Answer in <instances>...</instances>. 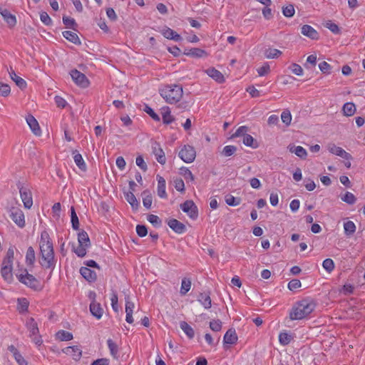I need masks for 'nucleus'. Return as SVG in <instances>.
Masks as SVG:
<instances>
[{
	"label": "nucleus",
	"instance_id": "13",
	"mask_svg": "<svg viewBox=\"0 0 365 365\" xmlns=\"http://www.w3.org/2000/svg\"><path fill=\"white\" fill-rule=\"evenodd\" d=\"M152 150L153 153L155 155L157 161L161 165H164L166 162V158L165 155V153L160 145L158 142H154L152 143Z\"/></svg>",
	"mask_w": 365,
	"mask_h": 365
},
{
	"label": "nucleus",
	"instance_id": "32",
	"mask_svg": "<svg viewBox=\"0 0 365 365\" xmlns=\"http://www.w3.org/2000/svg\"><path fill=\"white\" fill-rule=\"evenodd\" d=\"M73 160L76 165L78 167L79 169H81L83 171H85L86 170V165L83 159L82 155L80 153H78L77 150L73 151Z\"/></svg>",
	"mask_w": 365,
	"mask_h": 365
},
{
	"label": "nucleus",
	"instance_id": "42",
	"mask_svg": "<svg viewBox=\"0 0 365 365\" xmlns=\"http://www.w3.org/2000/svg\"><path fill=\"white\" fill-rule=\"evenodd\" d=\"M56 338L61 341H70V340L73 339L72 333L65 331V330L58 331L56 333Z\"/></svg>",
	"mask_w": 365,
	"mask_h": 365
},
{
	"label": "nucleus",
	"instance_id": "22",
	"mask_svg": "<svg viewBox=\"0 0 365 365\" xmlns=\"http://www.w3.org/2000/svg\"><path fill=\"white\" fill-rule=\"evenodd\" d=\"M237 336L235 330L232 328L229 329L224 336V338H223L224 344H234L237 342Z\"/></svg>",
	"mask_w": 365,
	"mask_h": 365
},
{
	"label": "nucleus",
	"instance_id": "48",
	"mask_svg": "<svg viewBox=\"0 0 365 365\" xmlns=\"http://www.w3.org/2000/svg\"><path fill=\"white\" fill-rule=\"evenodd\" d=\"M249 131V128L245 125H242L239 127L237 130L231 135V138H235L237 137H245V135H247V132Z\"/></svg>",
	"mask_w": 365,
	"mask_h": 365
},
{
	"label": "nucleus",
	"instance_id": "62",
	"mask_svg": "<svg viewBox=\"0 0 365 365\" xmlns=\"http://www.w3.org/2000/svg\"><path fill=\"white\" fill-rule=\"evenodd\" d=\"M40 19L46 26L51 25L52 20L46 11H41L40 13Z\"/></svg>",
	"mask_w": 365,
	"mask_h": 365
},
{
	"label": "nucleus",
	"instance_id": "18",
	"mask_svg": "<svg viewBox=\"0 0 365 365\" xmlns=\"http://www.w3.org/2000/svg\"><path fill=\"white\" fill-rule=\"evenodd\" d=\"M80 273L83 278L90 282H95L96 280V273L87 267H82L80 269Z\"/></svg>",
	"mask_w": 365,
	"mask_h": 365
},
{
	"label": "nucleus",
	"instance_id": "2",
	"mask_svg": "<svg viewBox=\"0 0 365 365\" xmlns=\"http://www.w3.org/2000/svg\"><path fill=\"white\" fill-rule=\"evenodd\" d=\"M316 304L311 299H304L298 302L292 309L289 317L292 320H299L307 317L315 309Z\"/></svg>",
	"mask_w": 365,
	"mask_h": 365
},
{
	"label": "nucleus",
	"instance_id": "36",
	"mask_svg": "<svg viewBox=\"0 0 365 365\" xmlns=\"http://www.w3.org/2000/svg\"><path fill=\"white\" fill-rule=\"evenodd\" d=\"M125 199L133 209H138L139 202L132 191L125 193Z\"/></svg>",
	"mask_w": 365,
	"mask_h": 365
},
{
	"label": "nucleus",
	"instance_id": "61",
	"mask_svg": "<svg viewBox=\"0 0 365 365\" xmlns=\"http://www.w3.org/2000/svg\"><path fill=\"white\" fill-rule=\"evenodd\" d=\"M210 328L214 331H220L222 329V322L220 320H212L210 322Z\"/></svg>",
	"mask_w": 365,
	"mask_h": 365
},
{
	"label": "nucleus",
	"instance_id": "39",
	"mask_svg": "<svg viewBox=\"0 0 365 365\" xmlns=\"http://www.w3.org/2000/svg\"><path fill=\"white\" fill-rule=\"evenodd\" d=\"M344 233L346 236L352 235L356 231V225L352 221H347L344 223Z\"/></svg>",
	"mask_w": 365,
	"mask_h": 365
},
{
	"label": "nucleus",
	"instance_id": "34",
	"mask_svg": "<svg viewBox=\"0 0 365 365\" xmlns=\"http://www.w3.org/2000/svg\"><path fill=\"white\" fill-rule=\"evenodd\" d=\"M180 327L190 339L194 337L195 331L186 322H180Z\"/></svg>",
	"mask_w": 365,
	"mask_h": 365
},
{
	"label": "nucleus",
	"instance_id": "45",
	"mask_svg": "<svg viewBox=\"0 0 365 365\" xmlns=\"http://www.w3.org/2000/svg\"><path fill=\"white\" fill-rule=\"evenodd\" d=\"M63 23L66 28L71 29L73 30H76L78 26L74 19L66 16H63Z\"/></svg>",
	"mask_w": 365,
	"mask_h": 365
},
{
	"label": "nucleus",
	"instance_id": "26",
	"mask_svg": "<svg viewBox=\"0 0 365 365\" xmlns=\"http://www.w3.org/2000/svg\"><path fill=\"white\" fill-rule=\"evenodd\" d=\"M171 111L169 107L164 106L162 108V118L164 124L168 125L175 120V118L170 114Z\"/></svg>",
	"mask_w": 365,
	"mask_h": 365
},
{
	"label": "nucleus",
	"instance_id": "28",
	"mask_svg": "<svg viewBox=\"0 0 365 365\" xmlns=\"http://www.w3.org/2000/svg\"><path fill=\"white\" fill-rule=\"evenodd\" d=\"M1 16L7 23L9 28H13L16 26V18L14 15L11 14L9 10L3 11Z\"/></svg>",
	"mask_w": 365,
	"mask_h": 365
},
{
	"label": "nucleus",
	"instance_id": "52",
	"mask_svg": "<svg viewBox=\"0 0 365 365\" xmlns=\"http://www.w3.org/2000/svg\"><path fill=\"white\" fill-rule=\"evenodd\" d=\"M147 220L149 222H150L153 226L158 227L161 225L162 221L159 218L158 216L150 214L147 217Z\"/></svg>",
	"mask_w": 365,
	"mask_h": 365
},
{
	"label": "nucleus",
	"instance_id": "30",
	"mask_svg": "<svg viewBox=\"0 0 365 365\" xmlns=\"http://www.w3.org/2000/svg\"><path fill=\"white\" fill-rule=\"evenodd\" d=\"M63 36L68 41L72 42L76 45H80L81 43V40L76 33L70 31H65L63 32Z\"/></svg>",
	"mask_w": 365,
	"mask_h": 365
},
{
	"label": "nucleus",
	"instance_id": "47",
	"mask_svg": "<svg viewBox=\"0 0 365 365\" xmlns=\"http://www.w3.org/2000/svg\"><path fill=\"white\" fill-rule=\"evenodd\" d=\"M237 147L235 145H226L220 152L221 155L224 157H230L235 154L237 151Z\"/></svg>",
	"mask_w": 365,
	"mask_h": 365
},
{
	"label": "nucleus",
	"instance_id": "6",
	"mask_svg": "<svg viewBox=\"0 0 365 365\" xmlns=\"http://www.w3.org/2000/svg\"><path fill=\"white\" fill-rule=\"evenodd\" d=\"M17 187L19 190L20 196L25 208L30 209L33 205V198L31 190L24 186L21 182L17 183Z\"/></svg>",
	"mask_w": 365,
	"mask_h": 365
},
{
	"label": "nucleus",
	"instance_id": "14",
	"mask_svg": "<svg viewBox=\"0 0 365 365\" xmlns=\"http://www.w3.org/2000/svg\"><path fill=\"white\" fill-rule=\"evenodd\" d=\"M26 120L34 134L37 136L41 135V130L36 119L32 115L29 114L26 116Z\"/></svg>",
	"mask_w": 365,
	"mask_h": 365
},
{
	"label": "nucleus",
	"instance_id": "64",
	"mask_svg": "<svg viewBox=\"0 0 365 365\" xmlns=\"http://www.w3.org/2000/svg\"><path fill=\"white\" fill-rule=\"evenodd\" d=\"M136 232L140 237H143L148 234V229L145 225H138L136 226Z\"/></svg>",
	"mask_w": 365,
	"mask_h": 365
},
{
	"label": "nucleus",
	"instance_id": "21",
	"mask_svg": "<svg viewBox=\"0 0 365 365\" xmlns=\"http://www.w3.org/2000/svg\"><path fill=\"white\" fill-rule=\"evenodd\" d=\"M197 301L204 307L205 309H208L212 306V300L210 293L202 292L197 296Z\"/></svg>",
	"mask_w": 365,
	"mask_h": 365
},
{
	"label": "nucleus",
	"instance_id": "59",
	"mask_svg": "<svg viewBox=\"0 0 365 365\" xmlns=\"http://www.w3.org/2000/svg\"><path fill=\"white\" fill-rule=\"evenodd\" d=\"M144 111L148 113L154 120L159 122L160 118L159 115L148 106L145 105Z\"/></svg>",
	"mask_w": 365,
	"mask_h": 365
},
{
	"label": "nucleus",
	"instance_id": "58",
	"mask_svg": "<svg viewBox=\"0 0 365 365\" xmlns=\"http://www.w3.org/2000/svg\"><path fill=\"white\" fill-rule=\"evenodd\" d=\"M325 26L335 34H338L340 33V29L338 26V25L333 23L331 21H328L327 22H326Z\"/></svg>",
	"mask_w": 365,
	"mask_h": 365
},
{
	"label": "nucleus",
	"instance_id": "35",
	"mask_svg": "<svg viewBox=\"0 0 365 365\" xmlns=\"http://www.w3.org/2000/svg\"><path fill=\"white\" fill-rule=\"evenodd\" d=\"M143 204L145 207L150 209L152 205L153 198L149 190H145L142 192Z\"/></svg>",
	"mask_w": 365,
	"mask_h": 365
},
{
	"label": "nucleus",
	"instance_id": "19",
	"mask_svg": "<svg viewBox=\"0 0 365 365\" xmlns=\"http://www.w3.org/2000/svg\"><path fill=\"white\" fill-rule=\"evenodd\" d=\"M205 73L217 83H222L225 81V77L222 73L215 68H209L205 70Z\"/></svg>",
	"mask_w": 365,
	"mask_h": 365
},
{
	"label": "nucleus",
	"instance_id": "43",
	"mask_svg": "<svg viewBox=\"0 0 365 365\" xmlns=\"http://www.w3.org/2000/svg\"><path fill=\"white\" fill-rule=\"evenodd\" d=\"M17 309L20 313H24L28 311L29 302L26 298H19Z\"/></svg>",
	"mask_w": 365,
	"mask_h": 365
},
{
	"label": "nucleus",
	"instance_id": "55",
	"mask_svg": "<svg viewBox=\"0 0 365 365\" xmlns=\"http://www.w3.org/2000/svg\"><path fill=\"white\" fill-rule=\"evenodd\" d=\"M180 174L184 177L186 180L193 181L195 178L192 172L187 168H181Z\"/></svg>",
	"mask_w": 365,
	"mask_h": 365
},
{
	"label": "nucleus",
	"instance_id": "31",
	"mask_svg": "<svg viewBox=\"0 0 365 365\" xmlns=\"http://www.w3.org/2000/svg\"><path fill=\"white\" fill-rule=\"evenodd\" d=\"M185 55L194 57V58H201L207 56V52L199 48H192L189 49V52H185Z\"/></svg>",
	"mask_w": 365,
	"mask_h": 365
},
{
	"label": "nucleus",
	"instance_id": "5",
	"mask_svg": "<svg viewBox=\"0 0 365 365\" xmlns=\"http://www.w3.org/2000/svg\"><path fill=\"white\" fill-rule=\"evenodd\" d=\"M24 274L22 273L16 275L19 281L35 291L41 290L43 287L40 281L29 274L26 269L24 270Z\"/></svg>",
	"mask_w": 365,
	"mask_h": 365
},
{
	"label": "nucleus",
	"instance_id": "3",
	"mask_svg": "<svg viewBox=\"0 0 365 365\" xmlns=\"http://www.w3.org/2000/svg\"><path fill=\"white\" fill-rule=\"evenodd\" d=\"M159 93L168 103L173 104L180 101L183 90L179 84L165 85L159 89Z\"/></svg>",
	"mask_w": 365,
	"mask_h": 365
},
{
	"label": "nucleus",
	"instance_id": "17",
	"mask_svg": "<svg viewBox=\"0 0 365 365\" xmlns=\"http://www.w3.org/2000/svg\"><path fill=\"white\" fill-rule=\"evenodd\" d=\"M90 312L91 314L98 319H101L103 314V309L101 304L96 302L95 300H93L90 304Z\"/></svg>",
	"mask_w": 365,
	"mask_h": 365
},
{
	"label": "nucleus",
	"instance_id": "20",
	"mask_svg": "<svg viewBox=\"0 0 365 365\" xmlns=\"http://www.w3.org/2000/svg\"><path fill=\"white\" fill-rule=\"evenodd\" d=\"M158 180V195L160 198H167L168 195L165 191V180L160 175H158L157 177Z\"/></svg>",
	"mask_w": 365,
	"mask_h": 365
},
{
	"label": "nucleus",
	"instance_id": "37",
	"mask_svg": "<svg viewBox=\"0 0 365 365\" xmlns=\"http://www.w3.org/2000/svg\"><path fill=\"white\" fill-rule=\"evenodd\" d=\"M243 143L245 145L251 147L252 148H257L259 146V144L252 135L247 134V135H245L243 138Z\"/></svg>",
	"mask_w": 365,
	"mask_h": 365
},
{
	"label": "nucleus",
	"instance_id": "1",
	"mask_svg": "<svg viewBox=\"0 0 365 365\" xmlns=\"http://www.w3.org/2000/svg\"><path fill=\"white\" fill-rule=\"evenodd\" d=\"M39 248V264L43 268L50 269L51 271H53L56 267L57 259L55 257L52 240L48 232L46 230H43L41 233ZM51 274V273H50V275Z\"/></svg>",
	"mask_w": 365,
	"mask_h": 365
},
{
	"label": "nucleus",
	"instance_id": "44",
	"mask_svg": "<svg viewBox=\"0 0 365 365\" xmlns=\"http://www.w3.org/2000/svg\"><path fill=\"white\" fill-rule=\"evenodd\" d=\"M341 200L349 205H354L356 201V197L353 193L347 191L344 195L341 196Z\"/></svg>",
	"mask_w": 365,
	"mask_h": 365
},
{
	"label": "nucleus",
	"instance_id": "15",
	"mask_svg": "<svg viewBox=\"0 0 365 365\" xmlns=\"http://www.w3.org/2000/svg\"><path fill=\"white\" fill-rule=\"evenodd\" d=\"M168 226L176 233L182 234L186 231L185 225L176 219H170L168 222Z\"/></svg>",
	"mask_w": 365,
	"mask_h": 365
},
{
	"label": "nucleus",
	"instance_id": "29",
	"mask_svg": "<svg viewBox=\"0 0 365 365\" xmlns=\"http://www.w3.org/2000/svg\"><path fill=\"white\" fill-rule=\"evenodd\" d=\"M289 150L291 153H294L297 156L301 159H305L307 156V150L302 146H289Z\"/></svg>",
	"mask_w": 365,
	"mask_h": 365
},
{
	"label": "nucleus",
	"instance_id": "27",
	"mask_svg": "<svg viewBox=\"0 0 365 365\" xmlns=\"http://www.w3.org/2000/svg\"><path fill=\"white\" fill-rule=\"evenodd\" d=\"M11 70L9 72L10 77L16 83V86L21 90L26 88L27 84L25 80L18 76L12 68Z\"/></svg>",
	"mask_w": 365,
	"mask_h": 365
},
{
	"label": "nucleus",
	"instance_id": "57",
	"mask_svg": "<svg viewBox=\"0 0 365 365\" xmlns=\"http://www.w3.org/2000/svg\"><path fill=\"white\" fill-rule=\"evenodd\" d=\"M289 69L292 71V72L297 75V76H302L303 74V69L299 64L296 63H293L289 66Z\"/></svg>",
	"mask_w": 365,
	"mask_h": 365
},
{
	"label": "nucleus",
	"instance_id": "8",
	"mask_svg": "<svg viewBox=\"0 0 365 365\" xmlns=\"http://www.w3.org/2000/svg\"><path fill=\"white\" fill-rule=\"evenodd\" d=\"M180 158L186 163H192L196 157V151L194 147L185 145L178 153Z\"/></svg>",
	"mask_w": 365,
	"mask_h": 365
},
{
	"label": "nucleus",
	"instance_id": "53",
	"mask_svg": "<svg viewBox=\"0 0 365 365\" xmlns=\"http://www.w3.org/2000/svg\"><path fill=\"white\" fill-rule=\"evenodd\" d=\"M292 340V336L285 332H281L279 335V341L282 345H287Z\"/></svg>",
	"mask_w": 365,
	"mask_h": 365
},
{
	"label": "nucleus",
	"instance_id": "9",
	"mask_svg": "<svg viewBox=\"0 0 365 365\" xmlns=\"http://www.w3.org/2000/svg\"><path fill=\"white\" fill-rule=\"evenodd\" d=\"M180 208L184 212H186L191 219L196 220L197 218V207L192 200H186L180 205Z\"/></svg>",
	"mask_w": 365,
	"mask_h": 365
},
{
	"label": "nucleus",
	"instance_id": "12",
	"mask_svg": "<svg viewBox=\"0 0 365 365\" xmlns=\"http://www.w3.org/2000/svg\"><path fill=\"white\" fill-rule=\"evenodd\" d=\"M327 149L331 153L338 155L344 159L347 160L352 159L351 154L346 152L343 148L336 146L335 144H329L327 145Z\"/></svg>",
	"mask_w": 365,
	"mask_h": 365
},
{
	"label": "nucleus",
	"instance_id": "51",
	"mask_svg": "<svg viewBox=\"0 0 365 365\" xmlns=\"http://www.w3.org/2000/svg\"><path fill=\"white\" fill-rule=\"evenodd\" d=\"M240 198L235 197L231 195H228L225 196V202L230 206H237L240 203Z\"/></svg>",
	"mask_w": 365,
	"mask_h": 365
},
{
	"label": "nucleus",
	"instance_id": "50",
	"mask_svg": "<svg viewBox=\"0 0 365 365\" xmlns=\"http://www.w3.org/2000/svg\"><path fill=\"white\" fill-rule=\"evenodd\" d=\"M282 121L287 125H289L292 121V115L289 110H284L281 114Z\"/></svg>",
	"mask_w": 365,
	"mask_h": 365
},
{
	"label": "nucleus",
	"instance_id": "38",
	"mask_svg": "<svg viewBox=\"0 0 365 365\" xmlns=\"http://www.w3.org/2000/svg\"><path fill=\"white\" fill-rule=\"evenodd\" d=\"M14 247H10L6 252V255L5 257L3 259L2 263L4 264H11L13 265V261H14Z\"/></svg>",
	"mask_w": 365,
	"mask_h": 365
},
{
	"label": "nucleus",
	"instance_id": "25",
	"mask_svg": "<svg viewBox=\"0 0 365 365\" xmlns=\"http://www.w3.org/2000/svg\"><path fill=\"white\" fill-rule=\"evenodd\" d=\"M63 352L66 354L72 355L75 359H79L82 355V351L78 346L66 347Z\"/></svg>",
	"mask_w": 365,
	"mask_h": 365
},
{
	"label": "nucleus",
	"instance_id": "49",
	"mask_svg": "<svg viewBox=\"0 0 365 365\" xmlns=\"http://www.w3.org/2000/svg\"><path fill=\"white\" fill-rule=\"evenodd\" d=\"M191 288V281L189 279L184 278L182 280L181 288H180V294L182 295H185L187 292Z\"/></svg>",
	"mask_w": 365,
	"mask_h": 365
},
{
	"label": "nucleus",
	"instance_id": "56",
	"mask_svg": "<svg viewBox=\"0 0 365 365\" xmlns=\"http://www.w3.org/2000/svg\"><path fill=\"white\" fill-rule=\"evenodd\" d=\"M282 13L286 17H292L294 14V8L293 4H289L282 8Z\"/></svg>",
	"mask_w": 365,
	"mask_h": 365
},
{
	"label": "nucleus",
	"instance_id": "46",
	"mask_svg": "<svg viewBox=\"0 0 365 365\" xmlns=\"http://www.w3.org/2000/svg\"><path fill=\"white\" fill-rule=\"evenodd\" d=\"M107 344L111 356H113L114 358H117L118 353V345L111 339H108L107 340Z\"/></svg>",
	"mask_w": 365,
	"mask_h": 365
},
{
	"label": "nucleus",
	"instance_id": "23",
	"mask_svg": "<svg viewBox=\"0 0 365 365\" xmlns=\"http://www.w3.org/2000/svg\"><path fill=\"white\" fill-rule=\"evenodd\" d=\"M163 36L168 39L174 40L175 41H180L182 39L180 35L177 34L174 30L165 27L161 31Z\"/></svg>",
	"mask_w": 365,
	"mask_h": 365
},
{
	"label": "nucleus",
	"instance_id": "63",
	"mask_svg": "<svg viewBox=\"0 0 365 365\" xmlns=\"http://www.w3.org/2000/svg\"><path fill=\"white\" fill-rule=\"evenodd\" d=\"M11 92L10 86L8 84L0 83V95L6 97Z\"/></svg>",
	"mask_w": 365,
	"mask_h": 365
},
{
	"label": "nucleus",
	"instance_id": "10",
	"mask_svg": "<svg viewBox=\"0 0 365 365\" xmlns=\"http://www.w3.org/2000/svg\"><path fill=\"white\" fill-rule=\"evenodd\" d=\"M71 76L73 81L82 88H87L89 85V81L85 74L76 69L71 70Z\"/></svg>",
	"mask_w": 365,
	"mask_h": 365
},
{
	"label": "nucleus",
	"instance_id": "11",
	"mask_svg": "<svg viewBox=\"0 0 365 365\" xmlns=\"http://www.w3.org/2000/svg\"><path fill=\"white\" fill-rule=\"evenodd\" d=\"M10 217L19 227L25 226V217L24 212L18 207H11L10 210Z\"/></svg>",
	"mask_w": 365,
	"mask_h": 365
},
{
	"label": "nucleus",
	"instance_id": "40",
	"mask_svg": "<svg viewBox=\"0 0 365 365\" xmlns=\"http://www.w3.org/2000/svg\"><path fill=\"white\" fill-rule=\"evenodd\" d=\"M36 259L35 251L32 247H29L26 255V262L28 265H33Z\"/></svg>",
	"mask_w": 365,
	"mask_h": 365
},
{
	"label": "nucleus",
	"instance_id": "4",
	"mask_svg": "<svg viewBox=\"0 0 365 365\" xmlns=\"http://www.w3.org/2000/svg\"><path fill=\"white\" fill-rule=\"evenodd\" d=\"M78 246L73 247V251L79 257H83L86 255V250L91 246V242L88 233L81 230L78 234Z\"/></svg>",
	"mask_w": 365,
	"mask_h": 365
},
{
	"label": "nucleus",
	"instance_id": "24",
	"mask_svg": "<svg viewBox=\"0 0 365 365\" xmlns=\"http://www.w3.org/2000/svg\"><path fill=\"white\" fill-rule=\"evenodd\" d=\"M301 32L303 35L312 39H318L319 38L318 32L309 25H304L302 27Z\"/></svg>",
	"mask_w": 365,
	"mask_h": 365
},
{
	"label": "nucleus",
	"instance_id": "60",
	"mask_svg": "<svg viewBox=\"0 0 365 365\" xmlns=\"http://www.w3.org/2000/svg\"><path fill=\"white\" fill-rule=\"evenodd\" d=\"M301 286H302V283H301L300 280H299L297 279H292L288 283V288L291 291H294L297 289L301 287Z\"/></svg>",
	"mask_w": 365,
	"mask_h": 365
},
{
	"label": "nucleus",
	"instance_id": "16",
	"mask_svg": "<svg viewBox=\"0 0 365 365\" xmlns=\"http://www.w3.org/2000/svg\"><path fill=\"white\" fill-rule=\"evenodd\" d=\"M13 265L11 264H1V274L4 279L8 282L13 280L12 274Z\"/></svg>",
	"mask_w": 365,
	"mask_h": 365
},
{
	"label": "nucleus",
	"instance_id": "54",
	"mask_svg": "<svg viewBox=\"0 0 365 365\" xmlns=\"http://www.w3.org/2000/svg\"><path fill=\"white\" fill-rule=\"evenodd\" d=\"M322 266L325 270L330 273L334 269V262L331 259L327 258L323 261Z\"/></svg>",
	"mask_w": 365,
	"mask_h": 365
},
{
	"label": "nucleus",
	"instance_id": "33",
	"mask_svg": "<svg viewBox=\"0 0 365 365\" xmlns=\"http://www.w3.org/2000/svg\"><path fill=\"white\" fill-rule=\"evenodd\" d=\"M342 111L346 116H352L356 112V106L354 103L347 102L344 104Z\"/></svg>",
	"mask_w": 365,
	"mask_h": 365
},
{
	"label": "nucleus",
	"instance_id": "7",
	"mask_svg": "<svg viewBox=\"0 0 365 365\" xmlns=\"http://www.w3.org/2000/svg\"><path fill=\"white\" fill-rule=\"evenodd\" d=\"M26 327L29 331V336L30 337H32L33 341L37 345H41L42 344V340L41 336H38V327L34 319L32 317L29 318L26 321Z\"/></svg>",
	"mask_w": 365,
	"mask_h": 365
},
{
	"label": "nucleus",
	"instance_id": "41",
	"mask_svg": "<svg viewBox=\"0 0 365 365\" xmlns=\"http://www.w3.org/2000/svg\"><path fill=\"white\" fill-rule=\"evenodd\" d=\"M282 53V51L277 48H269L264 51V56L267 58H277Z\"/></svg>",
	"mask_w": 365,
	"mask_h": 365
}]
</instances>
